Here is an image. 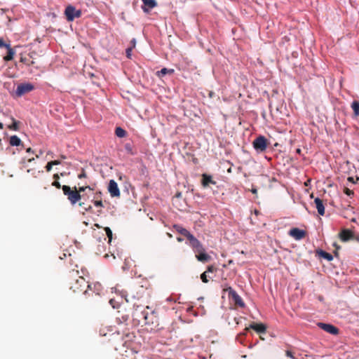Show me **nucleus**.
Masks as SVG:
<instances>
[{
  "label": "nucleus",
  "instance_id": "obj_58",
  "mask_svg": "<svg viewBox=\"0 0 359 359\" xmlns=\"http://www.w3.org/2000/svg\"><path fill=\"white\" fill-rule=\"evenodd\" d=\"M297 153L300 154L301 153V149H297Z\"/></svg>",
  "mask_w": 359,
  "mask_h": 359
},
{
  "label": "nucleus",
  "instance_id": "obj_18",
  "mask_svg": "<svg viewBox=\"0 0 359 359\" xmlns=\"http://www.w3.org/2000/svg\"><path fill=\"white\" fill-rule=\"evenodd\" d=\"M173 228L176 230V231L184 236L187 238H188L191 235V233L188 230L183 228L182 226L179 224H175L173 226Z\"/></svg>",
  "mask_w": 359,
  "mask_h": 359
},
{
  "label": "nucleus",
  "instance_id": "obj_25",
  "mask_svg": "<svg viewBox=\"0 0 359 359\" xmlns=\"http://www.w3.org/2000/svg\"><path fill=\"white\" fill-rule=\"evenodd\" d=\"M13 123L11 125L8 126V128L12 130H19V124L20 122L16 121L13 117L11 118Z\"/></svg>",
  "mask_w": 359,
  "mask_h": 359
},
{
  "label": "nucleus",
  "instance_id": "obj_29",
  "mask_svg": "<svg viewBox=\"0 0 359 359\" xmlns=\"http://www.w3.org/2000/svg\"><path fill=\"white\" fill-rule=\"evenodd\" d=\"M104 230L106 232V234L109 238V243H110L112 240V236H113L112 231L109 227H104Z\"/></svg>",
  "mask_w": 359,
  "mask_h": 359
},
{
  "label": "nucleus",
  "instance_id": "obj_48",
  "mask_svg": "<svg viewBox=\"0 0 359 359\" xmlns=\"http://www.w3.org/2000/svg\"><path fill=\"white\" fill-rule=\"evenodd\" d=\"M137 289H139L140 292L142 293V294L144 293L145 290L142 286H139Z\"/></svg>",
  "mask_w": 359,
  "mask_h": 359
},
{
  "label": "nucleus",
  "instance_id": "obj_38",
  "mask_svg": "<svg viewBox=\"0 0 359 359\" xmlns=\"http://www.w3.org/2000/svg\"><path fill=\"white\" fill-rule=\"evenodd\" d=\"M344 194H346L347 196H349L353 195V191L347 187L344 188Z\"/></svg>",
  "mask_w": 359,
  "mask_h": 359
},
{
  "label": "nucleus",
  "instance_id": "obj_11",
  "mask_svg": "<svg viewBox=\"0 0 359 359\" xmlns=\"http://www.w3.org/2000/svg\"><path fill=\"white\" fill-rule=\"evenodd\" d=\"M108 191L111 197H118L120 196V191L118 187V184L114 180H111L109 181Z\"/></svg>",
  "mask_w": 359,
  "mask_h": 359
},
{
  "label": "nucleus",
  "instance_id": "obj_1",
  "mask_svg": "<svg viewBox=\"0 0 359 359\" xmlns=\"http://www.w3.org/2000/svg\"><path fill=\"white\" fill-rule=\"evenodd\" d=\"M63 194L67 196L68 201L72 205H75L76 203L83 209L86 212L92 211V206L90 205H86L84 202H79L81 199V194L77 191L76 187H70L67 185H63L62 187Z\"/></svg>",
  "mask_w": 359,
  "mask_h": 359
},
{
  "label": "nucleus",
  "instance_id": "obj_22",
  "mask_svg": "<svg viewBox=\"0 0 359 359\" xmlns=\"http://www.w3.org/2000/svg\"><path fill=\"white\" fill-rule=\"evenodd\" d=\"M9 143L11 146H19L21 144V140L17 135H13L10 137Z\"/></svg>",
  "mask_w": 359,
  "mask_h": 359
},
{
  "label": "nucleus",
  "instance_id": "obj_51",
  "mask_svg": "<svg viewBox=\"0 0 359 359\" xmlns=\"http://www.w3.org/2000/svg\"><path fill=\"white\" fill-rule=\"evenodd\" d=\"M177 240L178 242H182L183 241V239L180 237L177 238Z\"/></svg>",
  "mask_w": 359,
  "mask_h": 359
},
{
  "label": "nucleus",
  "instance_id": "obj_36",
  "mask_svg": "<svg viewBox=\"0 0 359 359\" xmlns=\"http://www.w3.org/2000/svg\"><path fill=\"white\" fill-rule=\"evenodd\" d=\"M94 288L97 291L96 294H100V291L101 290V285L100 283H95L94 284Z\"/></svg>",
  "mask_w": 359,
  "mask_h": 359
},
{
  "label": "nucleus",
  "instance_id": "obj_50",
  "mask_svg": "<svg viewBox=\"0 0 359 359\" xmlns=\"http://www.w3.org/2000/svg\"><path fill=\"white\" fill-rule=\"evenodd\" d=\"M43 154V151L42 150H40L39 151V154H36V158H39L40 155H41Z\"/></svg>",
  "mask_w": 359,
  "mask_h": 359
},
{
  "label": "nucleus",
  "instance_id": "obj_28",
  "mask_svg": "<svg viewBox=\"0 0 359 359\" xmlns=\"http://www.w3.org/2000/svg\"><path fill=\"white\" fill-rule=\"evenodd\" d=\"M34 161V158L32 157V158H22L20 161V164L22 165V166L23 168H25L27 167V163H31L32 161Z\"/></svg>",
  "mask_w": 359,
  "mask_h": 359
},
{
  "label": "nucleus",
  "instance_id": "obj_54",
  "mask_svg": "<svg viewBox=\"0 0 359 359\" xmlns=\"http://www.w3.org/2000/svg\"><path fill=\"white\" fill-rule=\"evenodd\" d=\"M227 172L229 173H231L232 172V170H231V168H229L228 170H227Z\"/></svg>",
  "mask_w": 359,
  "mask_h": 359
},
{
  "label": "nucleus",
  "instance_id": "obj_32",
  "mask_svg": "<svg viewBox=\"0 0 359 359\" xmlns=\"http://www.w3.org/2000/svg\"><path fill=\"white\" fill-rule=\"evenodd\" d=\"M133 42L135 43L134 41ZM134 46H135V43H133V46L132 47H129L126 49V56L128 58H130L131 53H132V50H133V48Z\"/></svg>",
  "mask_w": 359,
  "mask_h": 359
},
{
  "label": "nucleus",
  "instance_id": "obj_4",
  "mask_svg": "<svg viewBox=\"0 0 359 359\" xmlns=\"http://www.w3.org/2000/svg\"><path fill=\"white\" fill-rule=\"evenodd\" d=\"M339 238L342 242L355 240L359 243V234L355 233L351 229H343L339 233Z\"/></svg>",
  "mask_w": 359,
  "mask_h": 359
},
{
  "label": "nucleus",
  "instance_id": "obj_52",
  "mask_svg": "<svg viewBox=\"0 0 359 359\" xmlns=\"http://www.w3.org/2000/svg\"><path fill=\"white\" fill-rule=\"evenodd\" d=\"M65 172H61L60 174H59V178L61 177V176H65Z\"/></svg>",
  "mask_w": 359,
  "mask_h": 359
},
{
  "label": "nucleus",
  "instance_id": "obj_14",
  "mask_svg": "<svg viewBox=\"0 0 359 359\" xmlns=\"http://www.w3.org/2000/svg\"><path fill=\"white\" fill-rule=\"evenodd\" d=\"M196 258L198 261L205 263L211 259V257L205 252V250L199 252H196Z\"/></svg>",
  "mask_w": 359,
  "mask_h": 359
},
{
  "label": "nucleus",
  "instance_id": "obj_44",
  "mask_svg": "<svg viewBox=\"0 0 359 359\" xmlns=\"http://www.w3.org/2000/svg\"><path fill=\"white\" fill-rule=\"evenodd\" d=\"M102 193L100 191H98L95 194V198L100 199L101 198Z\"/></svg>",
  "mask_w": 359,
  "mask_h": 359
},
{
  "label": "nucleus",
  "instance_id": "obj_55",
  "mask_svg": "<svg viewBox=\"0 0 359 359\" xmlns=\"http://www.w3.org/2000/svg\"><path fill=\"white\" fill-rule=\"evenodd\" d=\"M142 9H143V11H144V12H148V11H149V10H148V9H147L146 8H144V7H143V8H142Z\"/></svg>",
  "mask_w": 359,
  "mask_h": 359
},
{
  "label": "nucleus",
  "instance_id": "obj_21",
  "mask_svg": "<svg viewBox=\"0 0 359 359\" xmlns=\"http://www.w3.org/2000/svg\"><path fill=\"white\" fill-rule=\"evenodd\" d=\"M317 252L320 257L325 259L327 261H332L333 259V256L325 251L320 250Z\"/></svg>",
  "mask_w": 359,
  "mask_h": 359
},
{
  "label": "nucleus",
  "instance_id": "obj_26",
  "mask_svg": "<svg viewBox=\"0 0 359 359\" xmlns=\"http://www.w3.org/2000/svg\"><path fill=\"white\" fill-rule=\"evenodd\" d=\"M126 133V131L121 127H117L115 129V134L118 137H124Z\"/></svg>",
  "mask_w": 359,
  "mask_h": 359
},
{
  "label": "nucleus",
  "instance_id": "obj_34",
  "mask_svg": "<svg viewBox=\"0 0 359 359\" xmlns=\"http://www.w3.org/2000/svg\"><path fill=\"white\" fill-rule=\"evenodd\" d=\"M217 269L213 265H210L207 267V270L205 271L206 273H212L216 271Z\"/></svg>",
  "mask_w": 359,
  "mask_h": 359
},
{
  "label": "nucleus",
  "instance_id": "obj_39",
  "mask_svg": "<svg viewBox=\"0 0 359 359\" xmlns=\"http://www.w3.org/2000/svg\"><path fill=\"white\" fill-rule=\"evenodd\" d=\"M285 354H286V355H287V357H290V358H292V359H296V358H295V357L294 356L293 353H292V352H291L290 351H288V350H287V351H285Z\"/></svg>",
  "mask_w": 359,
  "mask_h": 359
},
{
  "label": "nucleus",
  "instance_id": "obj_24",
  "mask_svg": "<svg viewBox=\"0 0 359 359\" xmlns=\"http://www.w3.org/2000/svg\"><path fill=\"white\" fill-rule=\"evenodd\" d=\"M351 108L353 110L355 116H359V101L354 100L351 104Z\"/></svg>",
  "mask_w": 359,
  "mask_h": 359
},
{
  "label": "nucleus",
  "instance_id": "obj_6",
  "mask_svg": "<svg viewBox=\"0 0 359 359\" xmlns=\"http://www.w3.org/2000/svg\"><path fill=\"white\" fill-rule=\"evenodd\" d=\"M255 149L258 152L264 151L268 146V142L265 137L259 136L252 142Z\"/></svg>",
  "mask_w": 359,
  "mask_h": 359
},
{
  "label": "nucleus",
  "instance_id": "obj_46",
  "mask_svg": "<svg viewBox=\"0 0 359 359\" xmlns=\"http://www.w3.org/2000/svg\"><path fill=\"white\" fill-rule=\"evenodd\" d=\"M110 304L112 306L113 308H116V306L115 305L116 302L114 299H111L109 301Z\"/></svg>",
  "mask_w": 359,
  "mask_h": 359
},
{
  "label": "nucleus",
  "instance_id": "obj_56",
  "mask_svg": "<svg viewBox=\"0 0 359 359\" xmlns=\"http://www.w3.org/2000/svg\"><path fill=\"white\" fill-rule=\"evenodd\" d=\"M252 192L253 194H256V193H257V189H253L252 190Z\"/></svg>",
  "mask_w": 359,
  "mask_h": 359
},
{
  "label": "nucleus",
  "instance_id": "obj_35",
  "mask_svg": "<svg viewBox=\"0 0 359 359\" xmlns=\"http://www.w3.org/2000/svg\"><path fill=\"white\" fill-rule=\"evenodd\" d=\"M86 189L91 190L92 189L89 186H85V187H80L79 189H77V191H79V194H81V192L85 191Z\"/></svg>",
  "mask_w": 359,
  "mask_h": 359
},
{
  "label": "nucleus",
  "instance_id": "obj_49",
  "mask_svg": "<svg viewBox=\"0 0 359 359\" xmlns=\"http://www.w3.org/2000/svg\"><path fill=\"white\" fill-rule=\"evenodd\" d=\"M26 151L28 152V153H32V154L34 153V150L31 147L27 148L26 149Z\"/></svg>",
  "mask_w": 359,
  "mask_h": 359
},
{
  "label": "nucleus",
  "instance_id": "obj_60",
  "mask_svg": "<svg viewBox=\"0 0 359 359\" xmlns=\"http://www.w3.org/2000/svg\"><path fill=\"white\" fill-rule=\"evenodd\" d=\"M32 169H28V170H27V172H32Z\"/></svg>",
  "mask_w": 359,
  "mask_h": 359
},
{
  "label": "nucleus",
  "instance_id": "obj_13",
  "mask_svg": "<svg viewBox=\"0 0 359 359\" xmlns=\"http://www.w3.org/2000/svg\"><path fill=\"white\" fill-rule=\"evenodd\" d=\"M74 283H68V286L70 290H72L74 292H83L84 294L88 293V290L85 289L87 286H80L79 283L76 281H74Z\"/></svg>",
  "mask_w": 359,
  "mask_h": 359
},
{
  "label": "nucleus",
  "instance_id": "obj_62",
  "mask_svg": "<svg viewBox=\"0 0 359 359\" xmlns=\"http://www.w3.org/2000/svg\"><path fill=\"white\" fill-rule=\"evenodd\" d=\"M358 180H359V177H356V181H358Z\"/></svg>",
  "mask_w": 359,
  "mask_h": 359
},
{
  "label": "nucleus",
  "instance_id": "obj_3",
  "mask_svg": "<svg viewBox=\"0 0 359 359\" xmlns=\"http://www.w3.org/2000/svg\"><path fill=\"white\" fill-rule=\"evenodd\" d=\"M224 292H227L229 294V298L231 299L235 306L244 308L245 304L243 301L242 298L238 294V293L231 287H228L226 288L223 289Z\"/></svg>",
  "mask_w": 359,
  "mask_h": 359
},
{
  "label": "nucleus",
  "instance_id": "obj_23",
  "mask_svg": "<svg viewBox=\"0 0 359 359\" xmlns=\"http://www.w3.org/2000/svg\"><path fill=\"white\" fill-rule=\"evenodd\" d=\"M144 5L147 6L149 9L153 8L157 6L155 0H142Z\"/></svg>",
  "mask_w": 359,
  "mask_h": 359
},
{
  "label": "nucleus",
  "instance_id": "obj_2",
  "mask_svg": "<svg viewBox=\"0 0 359 359\" xmlns=\"http://www.w3.org/2000/svg\"><path fill=\"white\" fill-rule=\"evenodd\" d=\"M76 281L79 283L80 286H87L88 289L91 290V285L88 283L86 279L79 274V271L76 269H72L67 274V282L68 283H74Z\"/></svg>",
  "mask_w": 359,
  "mask_h": 359
},
{
  "label": "nucleus",
  "instance_id": "obj_19",
  "mask_svg": "<svg viewBox=\"0 0 359 359\" xmlns=\"http://www.w3.org/2000/svg\"><path fill=\"white\" fill-rule=\"evenodd\" d=\"M174 72L175 71L173 69L163 68L160 71H158L156 72V76L159 78H161L167 74H172L174 73Z\"/></svg>",
  "mask_w": 359,
  "mask_h": 359
},
{
  "label": "nucleus",
  "instance_id": "obj_27",
  "mask_svg": "<svg viewBox=\"0 0 359 359\" xmlns=\"http://www.w3.org/2000/svg\"><path fill=\"white\" fill-rule=\"evenodd\" d=\"M53 179L55 180L54 182L52 183V185L57 189H62V186L60 184V183L58 182L59 180V174L55 173L53 175Z\"/></svg>",
  "mask_w": 359,
  "mask_h": 359
},
{
  "label": "nucleus",
  "instance_id": "obj_47",
  "mask_svg": "<svg viewBox=\"0 0 359 359\" xmlns=\"http://www.w3.org/2000/svg\"><path fill=\"white\" fill-rule=\"evenodd\" d=\"M104 257L107 258V259L109 258V257H112L113 259H115V256L113 254H111V255H109L108 254H105Z\"/></svg>",
  "mask_w": 359,
  "mask_h": 359
},
{
  "label": "nucleus",
  "instance_id": "obj_20",
  "mask_svg": "<svg viewBox=\"0 0 359 359\" xmlns=\"http://www.w3.org/2000/svg\"><path fill=\"white\" fill-rule=\"evenodd\" d=\"M7 49V55L4 57V60L5 61H10L13 59L15 51L13 50V48L11 47V45H9V48H6Z\"/></svg>",
  "mask_w": 359,
  "mask_h": 359
},
{
  "label": "nucleus",
  "instance_id": "obj_53",
  "mask_svg": "<svg viewBox=\"0 0 359 359\" xmlns=\"http://www.w3.org/2000/svg\"><path fill=\"white\" fill-rule=\"evenodd\" d=\"M4 128V124L0 122V130Z\"/></svg>",
  "mask_w": 359,
  "mask_h": 359
},
{
  "label": "nucleus",
  "instance_id": "obj_41",
  "mask_svg": "<svg viewBox=\"0 0 359 359\" xmlns=\"http://www.w3.org/2000/svg\"><path fill=\"white\" fill-rule=\"evenodd\" d=\"M78 177H79V179L86 177V172H85L84 170H83V171L81 172V173H80V174L79 175Z\"/></svg>",
  "mask_w": 359,
  "mask_h": 359
},
{
  "label": "nucleus",
  "instance_id": "obj_8",
  "mask_svg": "<svg viewBox=\"0 0 359 359\" xmlns=\"http://www.w3.org/2000/svg\"><path fill=\"white\" fill-rule=\"evenodd\" d=\"M34 89V86L31 83H21L18 86L17 89L15 90V93L18 97H20Z\"/></svg>",
  "mask_w": 359,
  "mask_h": 359
},
{
  "label": "nucleus",
  "instance_id": "obj_61",
  "mask_svg": "<svg viewBox=\"0 0 359 359\" xmlns=\"http://www.w3.org/2000/svg\"><path fill=\"white\" fill-rule=\"evenodd\" d=\"M95 226H97L99 229L101 228V226L99 224H95Z\"/></svg>",
  "mask_w": 359,
  "mask_h": 359
},
{
  "label": "nucleus",
  "instance_id": "obj_17",
  "mask_svg": "<svg viewBox=\"0 0 359 359\" xmlns=\"http://www.w3.org/2000/svg\"><path fill=\"white\" fill-rule=\"evenodd\" d=\"M314 203L316 204V208L318 210V212L320 215H324L325 214V207L323 203V201L319 198H316L314 200Z\"/></svg>",
  "mask_w": 359,
  "mask_h": 359
},
{
  "label": "nucleus",
  "instance_id": "obj_5",
  "mask_svg": "<svg viewBox=\"0 0 359 359\" xmlns=\"http://www.w3.org/2000/svg\"><path fill=\"white\" fill-rule=\"evenodd\" d=\"M81 14V10H76L74 6L71 5L67 6L65 11V15L69 22L73 21L75 18H80Z\"/></svg>",
  "mask_w": 359,
  "mask_h": 359
},
{
  "label": "nucleus",
  "instance_id": "obj_42",
  "mask_svg": "<svg viewBox=\"0 0 359 359\" xmlns=\"http://www.w3.org/2000/svg\"><path fill=\"white\" fill-rule=\"evenodd\" d=\"M50 163L53 165V166L60 165L61 163V162L58 160L52 161H50Z\"/></svg>",
  "mask_w": 359,
  "mask_h": 359
},
{
  "label": "nucleus",
  "instance_id": "obj_7",
  "mask_svg": "<svg viewBox=\"0 0 359 359\" xmlns=\"http://www.w3.org/2000/svg\"><path fill=\"white\" fill-rule=\"evenodd\" d=\"M187 239L189 242V245L195 253L201 252L205 249L202 243L194 235L191 234Z\"/></svg>",
  "mask_w": 359,
  "mask_h": 359
},
{
  "label": "nucleus",
  "instance_id": "obj_45",
  "mask_svg": "<svg viewBox=\"0 0 359 359\" xmlns=\"http://www.w3.org/2000/svg\"><path fill=\"white\" fill-rule=\"evenodd\" d=\"M348 181L353 184L356 183V181L354 180V178L353 177H348Z\"/></svg>",
  "mask_w": 359,
  "mask_h": 359
},
{
  "label": "nucleus",
  "instance_id": "obj_43",
  "mask_svg": "<svg viewBox=\"0 0 359 359\" xmlns=\"http://www.w3.org/2000/svg\"><path fill=\"white\" fill-rule=\"evenodd\" d=\"M105 328H101L100 330V334L102 336H106L107 335V333L105 332V330H104Z\"/></svg>",
  "mask_w": 359,
  "mask_h": 359
},
{
  "label": "nucleus",
  "instance_id": "obj_15",
  "mask_svg": "<svg viewBox=\"0 0 359 359\" xmlns=\"http://www.w3.org/2000/svg\"><path fill=\"white\" fill-rule=\"evenodd\" d=\"M201 184L203 187H208L210 184L215 185L216 182L213 180L212 177L211 175H209L208 174H203Z\"/></svg>",
  "mask_w": 359,
  "mask_h": 359
},
{
  "label": "nucleus",
  "instance_id": "obj_57",
  "mask_svg": "<svg viewBox=\"0 0 359 359\" xmlns=\"http://www.w3.org/2000/svg\"><path fill=\"white\" fill-rule=\"evenodd\" d=\"M351 222H356V219H355V218H353V219H351Z\"/></svg>",
  "mask_w": 359,
  "mask_h": 359
},
{
  "label": "nucleus",
  "instance_id": "obj_31",
  "mask_svg": "<svg viewBox=\"0 0 359 359\" xmlns=\"http://www.w3.org/2000/svg\"><path fill=\"white\" fill-rule=\"evenodd\" d=\"M93 202L95 206H96V207H100V208L103 207V203H102L101 198L100 199L95 198V200H93Z\"/></svg>",
  "mask_w": 359,
  "mask_h": 359
},
{
  "label": "nucleus",
  "instance_id": "obj_59",
  "mask_svg": "<svg viewBox=\"0 0 359 359\" xmlns=\"http://www.w3.org/2000/svg\"><path fill=\"white\" fill-rule=\"evenodd\" d=\"M176 196H177V197H180V196H181V193H178V194H176Z\"/></svg>",
  "mask_w": 359,
  "mask_h": 359
},
{
  "label": "nucleus",
  "instance_id": "obj_10",
  "mask_svg": "<svg viewBox=\"0 0 359 359\" xmlns=\"http://www.w3.org/2000/svg\"><path fill=\"white\" fill-rule=\"evenodd\" d=\"M318 326L320 328H321L322 330H323L324 331H325L330 334L336 335V334H338V333H339V329L337 327H335L331 324L319 323H318Z\"/></svg>",
  "mask_w": 359,
  "mask_h": 359
},
{
  "label": "nucleus",
  "instance_id": "obj_33",
  "mask_svg": "<svg viewBox=\"0 0 359 359\" xmlns=\"http://www.w3.org/2000/svg\"><path fill=\"white\" fill-rule=\"evenodd\" d=\"M201 279L204 283H208L209 280L207 278V273L205 271L201 275Z\"/></svg>",
  "mask_w": 359,
  "mask_h": 359
},
{
  "label": "nucleus",
  "instance_id": "obj_16",
  "mask_svg": "<svg viewBox=\"0 0 359 359\" xmlns=\"http://www.w3.org/2000/svg\"><path fill=\"white\" fill-rule=\"evenodd\" d=\"M142 314L143 316L144 323L145 325L154 324V318L156 317L154 311H152L150 314L143 311Z\"/></svg>",
  "mask_w": 359,
  "mask_h": 359
},
{
  "label": "nucleus",
  "instance_id": "obj_30",
  "mask_svg": "<svg viewBox=\"0 0 359 359\" xmlns=\"http://www.w3.org/2000/svg\"><path fill=\"white\" fill-rule=\"evenodd\" d=\"M124 147H125L126 151L128 154H133V147H132V145L130 144H129V143L126 144Z\"/></svg>",
  "mask_w": 359,
  "mask_h": 359
},
{
  "label": "nucleus",
  "instance_id": "obj_9",
  "mask_svg": "<svg viewBox=\"0 0 359 359\" xmlns=\"http://www.w3.org/2000/svg\"><path fill=\"white\" fill-rule=\"evenodd\" d=\"M288 234L295 240L299 241L306 236V231L299 229L298 228H292L290 230Z\"/></svg>",
  "mask_w": 359,
  "mask_h": 359
},
{
  "label": "nucleus",
  "instance_id": "obj_37",
  "mask_svg": "<svg viewBox=\"0 0 359 359\" xmlns=\"http://www.w3.org/2000/svg\"><path fill=\"white\" fill-rule=\"evenodd\" d=\"M9 43H6L3 39L0 38V48H9Z\"/></svg>",
  "mask_w": 359,
  "mask_h": 359
},
{
  "label": "nucleus",
  "instance_id": "obj_12",
  "mask_svg": "<svg viewBox=\"0 0 359 359\" xmlns=\"http://www.w3.org/2000/svg\"><path fill=\"white\" fill-rule=\"evenodd\" d=\"M249 329H252L256 331L257 333H265L266 331V326L263 323H252L250 325L249 327H246L245 330H248Z\"/></svg>",
  "mask_w": 359,
  "mask_h": 359
},
{
  "label": "nucleus",
  "instance_id": "obj_40",
  "mask_svg": "<svg viewBox=\"0 0 359 359\" xmlns=\"http://www.w3.org/2000/svg\"><path fill=\"white\" fill-rule=\"evenodd\" d=\"M52 167H53V165L51 164V163H50V162H48V163L46 164V165L45 168H46V171H47V172H50V171L51 170V169H52Z\"/></svg>",
  "mask_w": 359,
  "mask_h": 359
}]
</instances>
